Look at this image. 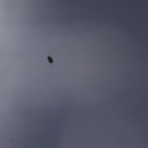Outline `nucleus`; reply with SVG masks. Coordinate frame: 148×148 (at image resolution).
Instances as JSON below:
<instances>
[{
    "label": "nucleus",
    "instance_id": "obj_1",
    "mask_svg": "<svg viewBox=\"0 0 148 148\" xmlns=\"http://www.w3.org/2000/svg\"><path fill=\"white\" fill-rule=\"evenodd\" d=\"M48 61L50 63H52L53 62V60L50 57H48Z\"/></svg>",
    "mask_w": 148,
    "mask_h": 148
}]
</instances>
